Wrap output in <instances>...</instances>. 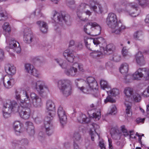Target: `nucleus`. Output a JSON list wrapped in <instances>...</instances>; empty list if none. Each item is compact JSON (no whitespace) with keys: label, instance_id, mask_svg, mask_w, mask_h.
Masks as SVG:
<instances>
[{"label":"nucleus","instance_id":"f257e3e1","mask_svg":"<svg viewBox=\"0 0 149 149\" xmlns=\"http://www.w3.org/2000/svg\"><path fill=\"white\" fill-rule=\"evenodd\" d=\"M15 98L21 106L17 111L21 117L24 119L29 118L31 112L29 107L31 106V100L28 92L24 90H16Z\"/></svg>","mask_w":149,"mask_h":149},{"label":"nucleus","instance_id":"f03ea898","mask_svg":"<svg viewBox=\"0 0 149 149\" xmlns=\"http://www.w3.org/2000/svg\"><path fill=\"white\" fill-rule=\"evenodd\" d=\"M46 108L49 112L47 113V116L44 120V125L46 132L48 136H50L53 133L52 125L51 121L55 114L54 104L51 100H47L46 103Z\"/></svg>","mask_w":149,"mask_h":149},{"label":"nucleus","instance_id":"7ed1b4c3","mask_svg":"<svg viewBox=\"0 0 149 149\" xmlns=\"http://www.w3.org/2000/svg\"><path fill=\"white\" fill-rule=\"evenodd\" d=\"M106 23L108 26L113 29V32L116 34H120L126 28L120 21L118 22L116 16L113 13L109 14Z\"/></svg>","mask_w":149,"mask_h":149},{"label":"nucleus","instance_id":"20e7f679","mask_svg":"<svg viewBox=\"0 0 149 149\" xmlns=\"http://www.w3.org/2000/svg\"><path fill=\"white\" fill-rule=\"evenodd\" d=\"M84 41L86 46L89 49L91 50L89 46V44H88V42L91 41L92 42L94 45H96V46H99L101 48H102L104 50V53L107 55H109L111 54L115 49V46L113 44H111L107 45L105 48V49L104 50V47L102 46L104 44H105V40L102 37L92 39H90L87 38H86L85 37H84Z\"/></svg>","mask_w":149,"mask_h":149},{"label":"nucleus","instance_id":"39448f33","mask_svg":"<svg viewBox=\"0 0 149 149\" xmlns=\"http://www.w3.org/2000/svg\"><path fill=\"white\" fill-rule=\"evenodd\" d=\"M56 62L63 69L68 68L65 70V74L68 76H77L78 74V72L77 68L75 67V64H74L72 66H70L69 68L70 64L68 62H66L65 60L61 58L55 59Z\"/></svg>","mask_w":149,"mask_h":149},{"label":"nucleus","instance_id":"423d86ee","mask_svg":"<svg viewBox=\"0 0 149 149\" xmlns=\"http://www.w3.org/2000/svg\"><path fill=\"white\" fill-rule=\"evenodd\" d=\"M18 107V104L15 101H11L10 100H6L4 102L3 104V116L5 118L9 117L12 111H17Z\"/></svg>","mask_w":149,"mask_h":149},{"label":"nucleus","instance_id":"0eeeda50","mask_svg":"<svg viewBox=\"0 0 149 149\" xmlns=\"http://www.w3.org/2000/svg\"><path fill=\"white\" fill-rule=\"evenodd\" d=\"M57 87L60 92L65 96L70 95L72 91L71 81L67 79H61L57 81Z\"/></svg>","mask_w":149,"mask_h":149},{"label":"nucleus","instance_id":"6e6552de","mask_svg":"<svg viewBox=\"0 0 149 149\" xmlns=\"http://www.w3.org/2000/svg\"><path fill=\"white\" fill-rule=\"evenodd\" d=\"M124 93L126 96L125 101L129 103L127 104L126 102L125 103V104L126 107V112L128 116H130L132 115V113L130 104L131 102V97L134 93L133 90L129 87L126 88L124 89Z\"/></svg>","mask_w":149,"mask_h":149},{"label":"nucleus","instance_id":"1a4fd4ad","mask_svg":"<svg viewBox=\"0 0 149 149\" xmlns=\"http://www.w3.org/2000/svg\"><path fill=\"white\" fill-rule=\"evenodd\" d=\"M134 79L139 80L143 77L146 80H149V69L146 68H139L133 75Z\"/></svg>","mask_w":149,"mask_h":149},{"label":"nucleus","instance_id":"9d476101","mask_svg":"<svg viewBox=\"0 0 149 149\" xmlns=\"http://www.w3.org/2000/svg\"><path fill=\"white\" fill-rule=\"evenodd\" d=\"M89 7L95 13L101 14L103 12V9L102 5L94 1L89 2Z\"/></svg>","mask_w":149,"mask_h":149},{"label":"nucleus","instance_id":"9b49d317","mask_svg":"<svg viewBox=\"0 0 149 149\" xmlns=\"http://www.w3.org/2000/svg\"><path fill=\"white\" fill-rule=\"evenodd\" d=\"M108 94V96L104 100V102L106 104L107 102L111 103H114L115 100L112 97H115L118 95L119 93V90L116 88H113L109 91L107 92Z\"/></svg>","mask_w":149,"mask_h":149},{"label":"nucleus","instance_id":"f8f14e48","mask_svg":"<svg viewBox=\"0 0 149 149\" xmlns=\"http://www.w3.org/2000/svg\"><path fill=\"white\" fill-rule=\"evenodd\" d=\"M28 94L30 96L32 101L31 103L34 107L38 108L42 106V104L41 99L38 95L33 93H31L30 95Z\"/></svg>","mask_w":149,"mask_h":149},{"label":"nucleus","instance_id":"ddd939ff","mask_svg":"<svg viewBox=\"0 0 149 149\" xmlns=\"http://www.w3.org/2000/svg\"><path fill=\"white\" fill-rule=\"evenodd\" d=\"M36 89L39 93L42 95L48 91V87L42 81H38L36 83Z\"/></svg>","mask_w":149,"mask_h":149},{"label":"nucleus","instance_id":"4468645a","mask_svg":"<svg viewBox=\"0 0 149 149\" xmlns=\"http://www.w3.org/2000/svg\"><path fill=\"white\" fill-rule=\"evenodd\" d=\"M57 113L59 118L61 124L63 126L67 123V118L65 111L62 107L61 106L59 107Z\"/></svg>","mask_w":149,"mask_h":149},{"label":"nucleus","instance_id":"2eb2a0df","mask_svg":"<svg viewBox=\"0 0 149 149\" xmlns=\"http://www.w3.org/2000/svg\"><path fill=\"white\" fill-rule=\"evenodd\" d=\"M33 36L30 29L26 28L24 31V40L26 43L30 44L33 40Z\"/></svg>","mask_w":149,"mask_h":149},{"label":"nucleus","instance_id":"dca6fc26","mask_svg":"<svg viewBox=\"0 0 149 149\" xmlns=\"http://www.w3.org/2000/svg\"><path fill=\"white\" fill-rule=\"evenodd\" d=\"M75 52L73 51L68 49L65 51L63 55L65 58L71 63H72L74 61L75 56Z\"/></svg>","mask_w":149,"mask_h":149},{"label":"nucleus","instance_id":"f3484780","mask_svg":"<svg viewBox=\"0 0 149 149\" xmlns=\"http://www.w3.org/2000/svg\"><path fill=\"white\" fill-rule=\"evenodd\" d=\"M19 43L16 40L11 39L9 42V47L13 49L17 53H19L21 50Z\"/></svg>","mask_w":149,"mask_h":149},{"label":"nucleus","instance_id":"a211bd4d","mask_svg":"<svg viewBox=\"0 0 149 149\" xmlns=\"http://www.w3.org/2000/svg\"><path fill=\"white\" fill-rule=\"evenodd\" d=\"M56 16L57 20L59 22H62L63 21L66 22L69 20L70 17L69 15H65L64 12L60 13H56L54 15V17Z\"/></svg>","mask_w":149,"mask_h":149},{"label":"nucleus","instance_id":"6ab92c4d","mask_svg":"<svg viewBox=\"0 0 149 149\" xmlns=\"http://www.w3.org/2000/svg\"><path fill=\"white\" fill-rule=\"evenodd\" d=\"M127 8L129 12L130 15L133 17H135L138 15V14L133 12V10L136 11L137 9V5L134 3H131L127 6Z\"/></svg>","mask_w":149,"mask_h":149},{"label":"nucleus","instance_id":"aec40b11","mask_svg":"<svg viewBox=\"0 0 149 149\" xmlns=\"http://www.w3.org/2000/svg\"><path fill=\"white\" fill-rule=\"evenodd\" d=\"M95 22L88 23L84 26V31L88 35H91L92 31L93 30Z\"/></svg>","mask_w":149,"mask_h":149},{"label":"nucleus","instance_id":"412c9836","mask_svg":"<svg viewBox=\"0 0 149 149\" xmlns=\"http://www.w3.org/2000/svg\"><path fill=\"white\" fill-rule=\"evenodd\" d=\"M78 88L83 92L87 93H91L93 94L94 90H95L96 91H97V87L95 88L93 87L90 86L89 85H88L85 88L82 86L81 87H78Z\"/></svg>","mask_w":149,"mask_h":149},{"label":"nucleus","instance_id":"4be33fe9","mask_svg":"<svg viewBox=\"0 0 149 149\" xmlns=\"http://www.w3.org/2000/svg\"><path fill=\"white\" fill-rule=\"evenodd\" d=\"M27 126L26 130L28 133L31 136H33L35 134L34 127L33 123L30 122H27L25 123Z\"/></svg>","mask_w":149,"mask_h":149},{"label":"nucleus","instance_id":"5701e85b","mask_svg":"<svg viewBox=\"0 0 149 149\" xmlns=\"http://www.w3.org/2000/svg\"><path fill=\"white\" fill-rule=\"evenodd\" d=\"M136 61L137 63L140 65L145 64V61L143 55L141 52H139L136 54Z\"/></svg>","mask_w":149,"mask_h":149},{"label":"nucleus","instance_id":"b1692460","mask_svg":"<svg viewBox=\"0 0 149 149\" xmlns=\"http://www.w3.org/2000/svg\"><path fill=\"white\" fill-rule=\"evenodd\" d=\"M6 72L8 74L12 75L16 73V68L13 65L7 64L5 67Z\"/></svg>","mask_w":149,"mask_h":149},{"label":"nucleus","instance_id":"393cba45","mask_svg":"<svg viewBox=\"0 0 149 149\" xmlns=\"http://www.w3.org/2000/svg\"><path fill=\"white\" fill-rule=\"evenodd\" d=\"M73 140H74V149H79L77 144L75 143L76 142L79 141L81 139L80 134L78 132H75L73 135Z\"/></svg>","mask_w":149,"mask_h":149},{"label":"nucleus","instance_id":"a878e982","mask_svg":"<svg viewBox=\"0 0 149 149\" xmlns=\"http://www.w3.org/2000/svg\"><path fill=\"white\" fill-rule=\"evenodd\" d=\"M87 81L88 85H89L90 86L95 88L97 86V82L93 77H88L87 79Z\"/></svg>","mask_w":149,"mask_h":149},{"label":"nucleus","instance_id":"bb28decb","mask_svg":"<svg viewBox=\"0 0 149 149\" xmlns=\"http://www.w3.org/2000/svg\"><path fill=\"white\" fill-rule=\"evenodd\" d=\"M94 29H93L94 33L92 34V35L97 36L101 33V27L100 25H99L97 23L95 22V23L94 24Z\"/></svg>","mask_w":149,"mask_h":149},{"label":"nucleus","instance_id":"cd10ccee","mask_svg":"<svg viewBox=\"0 0 149 149\" xmlns=\"http://www.w3.org/2000/svg\"><path fill=\"white\" fill-rule=\"evenodd\" d=\"M14 128L16 132L20 133L22 132L21 124L19 121H16L13 124Z\"/></svg>","mask_w":149,"mask_h":149},{"label":"nucleus","instance_id":"c85d7f7f","mask_svg":"<svg viewBox=\"0 0 149 149\" xmlns=\"http://www.w3.org/2000/svg\"><path fill=\"white\" fill-rule=\"evenodd\" d=\"M3 82L5 87L7 88H11L14 84L15 80L14 79L11 78L8 81L7 84L5 83L4 81Z\"/></svg>","mask_w":149,"mask_h":149},{"label":"nucleus","instance_id":"c756f323","mask_svg":"<svg viewBox=\"0 0 149 149\" xmlns=\"http://www.w3.org/2000/svg\"><path fill=\"white\" fill-rule=\"evenodd\" d=\"M131 97L132 98L131 102L133 101L137 102H140L141 99V95L139 94L136 93H133Z\"/></svg>","mask_w":149,"mask_h":149},{"label":"nucleus","instance_id":"7c9ffc66","mask_svg":"<svg viewBox=\"0 0 149 149\" xmlns=\"http://www.w3.org/2000/svg\"><path fill=\"white\" fill-rule=\"evenodd\" d=\"M91 57L94 58H97L101 56L102 55V53L101 51L98 50L97 51H92L90 54Z\"/></svg>","mask_w":149,"mask_h":149},{"label":"nucleus","instance_id":"2f4dec72","mask_svg":"<svg viewBox=\"0 0 149 149\" xmlns=\"http://www.w3.org/2000/svg\"><path fill=\"white\" fill-rule=\"evenodd\" d=\"M129 70L128 65L127 63H124L121 65L120 68V71L123 74L127 73Z\"/></svg>","mask_w":149,"mask_h":149},{"label":"nucleus","instance_id":"473e14b6","mask_svg":"<svg viewBox=\"0 0 149 149\" xmlns=\"http://www.w3.org/2000/svg\"><path fill=\"white\" fill-rule=\"evenodd\" d=\"M78 121L81 123H88L90 121L89 118L87 117L85 115L83 114L78 119Z\"/></svg>","mask_w":149,"mask_h":149},{"label":"nucleus","instance_id":"72a5a7b5","mask_svg":"<svg viewBox=\"0 0 149 149\" xmlns=\"http://www.w3.org/2000/svg\"><path fill=\"white\" fill-rule=\"evenodd\" d=\"M92 127L91 129L90 133L91 136V139L93 141H94V137L93 136L94 132L97 133L95 131L96 129L98 127V126L96 124L93 123L92 125Z\"/></svg>","mask_w":149,"mask_h":149},{"label":"nucleus","instance_id":"f704fd0d","mask_svg":"<svg viewBox=\"0 0 149 149\" xmlns=\"http://www.w3.org/2000/svg\"><path fill=\"white\" fill-rule=\"evenodd\" d=\"M28 143V140L26 139H22L20 141H19L16 143V146L17 144L22 146H25L27 145Z\"/></svg>","mask_w":149,"mask_h":149},{"label":"nucleus","instance_id":"c9c22d12","mask_svg":"<svg viewBox=\"0 0 149 149\" xmlns=\"http://www.w3.org/2000/svg\"><path fill=\"white\" fill-rule=\"evenodd\" d=\"M3 30L6 32L9 33L10 31V28L9 24L8 22H5L3 25Z\"/></svg>","mask_w":149,"mask_h":149},{"label":"nucleus","instance_id":"e433bc0d","mask_svg":"<svg viewBox=\"0 0 149 149\" xmlns=\"http://www.w3.org/2000/svg\"><path fill=\"white\" fill-rule=\"evenodd\" d=\"M25 67L26 71L29 73L32 71V69H33L34 68L33 65H31L29 63L26 64L25 65Z\"/></svg>","mask_w":149,"mask_h":149},{"label":"nucleus","instance_id":"4c0bfd02","mask_svg":"<svg viewBox=\"0 0 149 149\" xmlns=\"http://www.w3.org/2000/svg\"><path fill=\"white\" fill-rule=\"evenodd\" d=\"M100 85L101 88L104 89L108 87V84L107 82L104 80H101L100 81Z\"/></svg>","mask_w":149,"mask_h":149},{"label":"nucleus","instance_id":"58836bf2","mask_svg":"<svg viewBox=\"0 0 149 149\" xmlns=\"http://www.w3.org/2000/svg\"><path fill=\"white\" fill-rule=\"evenodd\" d=\"M121 59V56L117 54H114L112 57V60L116 62H119L120 60Z\"/></svg>","mask_w":149,"mask_h":149},{"label":"nucleus","instance_id":"ea45409f","mask_svg":"<svg viewBox=\"0 0 149 149\" xmlns=\"http://www.w3.org/2000/svg\"><path fill=\"white\" fill-rule=\"evenodd\" d=\"M116 112V107L114 105H113L111 107L110 111L109 114L113 115H115Z\"/></svg>","mask_w":149,"mask_h":149},{"label":"nucleus","instance_id":"a19ab883","mask_svg":"<svg viewBox=\"0 0 149 149\" xmlns=\"http://www.w3.org/2000/svg\"><path fill=\"white\" fill-rule=\"evenodd\" d=\"M121 131L123 134L124 136H126L129 134V133L125 125H123L121 127Z\"/></svg>","mask_w":149,"mask_h":149},{"label":"nucleus","instance_id":"79ce46f5","mask_svg":"<svg viewBox=\"0 0 149 149\" xmlns=\"http://www.w3.org/2000/svg\"><path fill=\"white\" fill-rule=\"evenodd\" d=\"M7 18L6 13L2 10L0 11V21L4 20Z\"/></svg>","mask_w":149,"mask_h":149},{"label":"nucleus","instance_id":"37998d69","mask_svg":"<svg viewBox=\"0 0 149 149\" xmlns=\"http://www.w3.org/2000/svg\"><path fill=\"white\" fill-rule=\"evenodd\" d=\"M93 118H95L96 120H99L100 118V112H98L97 113H94L93 114Z\"/></svg>","mask_w":149,"mask_h":149},{"label":"nucleus","instance_id":"c03bdc74","mask_svg":"<svg viewBox=\"0 0 149 149\" xmlns=\"http://www.w3.org/2000/svg\"><path fill=\"white\" fill-rule=\"evenodd\" d=\"M33 15L34 16L36 15L37 18L40 17L42 16L41 13L39 10H36L33 12Z\"/></svg>","mask_w":149,"mask_h":149},{"label":"nucleus","instance_id":"a18cd8bd","mask_svg":"<svg viewBox=\"0 0 149 149\" xmlns=\"http://www.w3.org/2000/svg\"><path fill=\"white\" fill-rule=\"evenodd\" d=\"M30 73L36 77H38L39 75V72L34 68L33 69H32V71Z\"/></svg>","mask_w":149,"mask_h":149},{"label":"nucleus","instance_id":"49530a36","mask_svg":"<svg viewBox=\"0 0 149 149\" xmlns=\"http://www.w3.org/2000/svg\"><path fill=\"white\" fill-rule=\"evenodd\" d=\"M142 34L141 31H137L134 33V37L136 38H139Z\"/></svg>","mask_w":149,"mask_h":149},{"label":"nucleus","instance_id":"de8ad7c7","mask_svg":"<svg viewBox=\"0 0 149 149\" xmlns=\"http://www.w3.org/2000/svg\"><path fill=\"white\" fill-rule=\"evenodd\" d=\"M40 31L43 33H46L47 32L48 30V26L47 24L45 25L42 27L40 28Z\"/></svg>","mask_w":149,"mask_h":149},{"label":"nucleus","instance_id":"09e8293b","mask_svg":"<svg viewBox=\"0 0 149 149\" xmlns=\"http://www.w3.org/2000/svg\"><path fill=\"white\" fill-rule=\"evenodd\" d=\"M36 23L40 28L47 24V23L45 22L41 21L37 22Z\"/></svg>","mask_w":149,"mask_h":149},{"label":"nucleus","instance_id":"8fccbe9b","mask_svg":"<svg viewBox=\"0 0 149 149\" xmlns=\"http://www.w3.org/2000/svg\"><path fill=\"white\" fill-rule=\"evenodd\" d=\"M122 53L123 56H124L127 55L128 53V50L126 49V47H123V48Z\"/></svg>","mask_w":149,"mask_h":149},{"label":"nucleus","instance_id":"3c124183","mask_svg":"<svg viewBox=\"0 0 149 149\" xmlns=\"http://www.w3.org/2000/svg\"><path fill=\"white\" fill-rule=\"evenodd\" d=\"M75 64V67H78L79 70L81 71L84 72V69H83V65L82 64H79L77 63L74 64Z\"/></svg>","mask_w":149,"mask_h":149},{"label":"nucleus","instance_id":"603ef678","mask_svg":"<svg viewBox=\"0 0 149 149\" xmlns=\"http://www.w3.org/2000/svg\"><path fill=\"white\" fill-rule=\"evenodd\" d=\"M116 145L119 148H122L124 145V143L123 142L119 141H117L116 143Z\"/></svg>","mask_w":149,"mask_h":149},{"label":"nucleus","instance_id":"864d4df0","mask_svg":"<svg viewBox=\"0 0 149 149\" xmlns=\"http://www.w3.org/2000/svg\"><path fill=\"white\" fill-rule=\"evenodd\" d=\"M66 2L68 6L73 4L74 3V0H66Z\"/></svg>","mask_w":149,"mask_h":149},{"label":"nucleus","instance_id":"5fc2aeb1","mask_svg":"<svg viewBox=\"0 0 149 149\" xmlns=\"http://www.w3.org/2000/svg\"><path fill=\"white\" fill-rule=\"evenodd\" d=\"M145 120V118H138L136 119V121L137 123H139L140 122L143 123Z\"/></svg>","mask_w":149,"mask_h":149},{"label":"nucleus","instance_id":"6e6d98bb","mask_svg":"<svg viewBox=\"0 0 149 149\" xmlns=\"http://www.w3.org/2000/svg\"><path fill=\"white\" fill-rule=\"evenodd\" d=\"M44 138L43 137V135L42 132H39V139L41 141V140L43 139Z\"/></svg>","mask_w":149,"mask_h":149},{"label":"nucleus","instance_id":"4d7b16f0","mask_svg":"<svg viewBox=\"0 0 149 149\" xmlns=\"http://www.w3.org/2000/svg\"><path fill=\"white\" fill-rule=\"evenodd\" d=\"M77 15L78 16V17H79V19H81V20L83 21H87V19H84L83 18H82V17L80 15V13L79 12H77Z\"/></svg>","mask_w":149,"mask_h":149},{"label":"nucleus","instance_id":"13d9d810","mask_svg":"<svg viewBox=\"0 0 149 149\" xmlns=\"http://www.w3.org/2000/svg\"><path fill=\"white\" fill-rule=\"evenodd\" d=\"M4 56V52L3 50L0 49V59H2Z\"/></svg>","mask_w":149,"mask_h":149},{"label":"nucleus","instance_id":"bf43d9fd","mask_svg":"<svg viewBox=\"0 0 149 149\" xmlns=\"http://www.w3.org/2000/svg\"><path fill=\"white\" fill-rule=\"evenodd\" d=\"M75 43V42L74 40H71L69 43V47H71L74 45Z\"/></svg>","mask_w":149,"mask_h":149},{"label":"nucleus","instance_id":"052dcab7","mask_svg":"<svg viewBox=\"0 0 149 149\" xmlns=\"http://www.w3.org/2000/svg\"><path fill=\"white\" fill-rule=\"evenodd\" d=\"M64 147L66 148H68L70 147V144L69 143H65L64 144Z\"/></svg>","mask_w":149,"mask_h":149},{"label":"nucleus","instance_id":"680f3d73","mask_svg":"<svg viewBox=\"0 0 149 149\" xmlns=\"http://www.w3.org/2000/svg\"><path fill=\"white\" fill-rule=\"evenodd\" d=\"M145 21L146 23H149V14L146 16L145 19Z\"/></svg>","mask_w":149,"mask_h":149},{"label":"nucleus","instance_id":"e2e57ef3","mask_svg":"<svg viewBox=\"0 0 149 149\" xmlns=\"http://www.w3.org/2000/svg\"><path fill=\"white\" fill-rule=\"evenodd\" d=\"M99 146L100 148L105 146L104 143L102 141H100L99 142Z\"/></svg>","mask_w":149,"mask_h":149},{"label":"nucleus","instance_id":"0e129e2a","mask_svg":"<svg viewBox=\"0 0 149 149\" xmlns=\"http://www.w3.org/2000/svg\"><path fill=\"white\" fill-rule=\"evenodd\" d=\"M108 141L109 143V148H111V147H112L113 146H112V142L109 139H108Z\"/></svg>","mask_w":149,"mask_h":149},{"label":"nucleus","instance_id":"69168bd1","mask_svg":"<svg viewBox=\"0 0 149 149\" xmlns=\"http://www.w3.org/2000/svg\"><path fill=\"white\" fill-rule=\"evenodd\" d=\"M86 4L84 3H81L80 5L81 7L84 8H86Z\"/></svg>","mask_w":149,"mask_h":149},{"label":"nucleus","instance_id":"338daca9","mask_svg":"<svg viewBox=\"0 0 149 149\" xmlns=\"http://www.w3.org/2000/svg\"><path fill=\"white\" fill-rule=\"evenodd\" d=\"M86 13L87 15H90L91 14V12L89 10H87L86 12Z\"/></svg>","mask_w":149,"mask_h":149},{"label":"nucleus","instance_id":"774afa93","mask_svg":"<svg viewBox=\"0 0 149 149\" xmlns=\"http://www.w3.org/2000/svg\"><path fill=\"white\" fill-rule=\"evenodd\" d=\"M52 2H53L54 3L57 4L58 0H51Z\"/></svg>","mask_w":149,"mask_h":149}]
</instances>
